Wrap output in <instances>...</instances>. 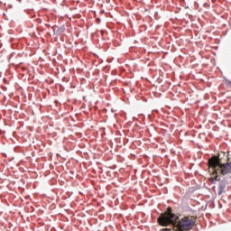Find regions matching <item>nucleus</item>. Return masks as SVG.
<instances>
[{"mask_svg": "<svg viewBox=\"0 0 231 231\" xmlns=\"http://www.w3.org/2000/svg\"><path fill=\"white\" fill-rule=\"evenodd\" d=\"M178 219H180V217L172 213V209L171 208H167L165 213L161 214L158 217V223L161 226H169V225H173L178 231L192 230L194 226L193 219L189 217H184L179 221V223Z\"/></svg>", "mask_w": 231, "mask_h": 231, "instance_id": "1", "label": "nucleus"}, {"mask_svg": "<svg viewBox=\"0 0 231 231\" xmlns=\"http://www.w3.org/2000/svg\"><path fill=\"white\" fill-rule=\"evenodd\" d=\"M208 165L210 169H213L216 174H230L231 172V162H226L225 164L221 163V160L217 156H213L208 160Z\"/></svg>", "mask_w": 231, "mask_h": 231, "instance_id": "2", "label": "nucleus"}, {"mask_svg": "<svg viewBox=\"0 0 231 231\" xmlns=\"http://www.w3.org/2000/svg\"><path fill=\"white\" fill-rule=\"evenodd\" d=\"M226 189V181L221 180L219 182V186H218V196H221V194H223V192H225Z\"/></svg>", "mask_w": 231, "mask_h": 231, "instance_id": "3", "label": "nucleus"}, {"mask_svg": "<svg viewBox=\"0 0 231 231\" xmlns=\"http://www.w3.org/2000/svg\"><path fill=\"white\" fill-rule=\"evenodd\" d=\"M164 230H169V229L166 228V229H164Z\"/></svg>", "mask_w": 231, "mask_h": 231, "instance_id": "4", "label": "nucleus"}]
</instances>
